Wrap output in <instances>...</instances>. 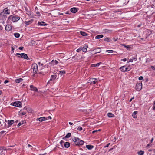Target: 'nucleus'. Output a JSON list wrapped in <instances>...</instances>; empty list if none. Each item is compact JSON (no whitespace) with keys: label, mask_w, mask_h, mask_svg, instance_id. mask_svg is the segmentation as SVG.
I'll return each instance as SVG.
<instances>
[{"label":"nucleus","mask_w":155,"mask_h":155,"mask_svg":"<svg viewBox=\"0 0 155 155\" xmlns=\"http://www.w3.org/2000/svg\"><path fill=\"white\" fill-rule=\"evenodd\" d=\"M137 111H135L133 112L132 114V116L133 118H137V116L136 115L137 114Z\"/></svg>","instance_id":"obj_25"},{"label":"nucleus","mask_w":155,"mask_h":155,"mask_svg":"<svg viewBox=\"0 0 155 155\" xmlns=\"http://www.w3.org/2000/svg\"><path fill=\"white\" fill-rule=\"evenodd\" d=\"M88 47L87 45H85L82 48L83 51L84 52H86L87 51V48Z\"/></svg>","instance_id":"obj_21"},{"label":"nucleus","mask_w":155,"mask_h":155,"mask_svg":"<svg viewBox=\"0 0 155 155\" xmlns=\"http://www.w3.org/2000/svg\"><path fill=\"white\" fill-rule=\"evenodd\" d=\"M151 67L152 68V69H153L155 68L153 66H151Z\"/></svg>","instance_id":"obj_63"},{"label":"nucleus","mask_w":155,"mask_h":155,"mask_svg":"<svg viewBox=\"0 0 155 155\" xmlns=\"http://www.w3.org/2000/svg\"><path fill=\"white\" fill-rule=\"evenodd\" d=\"M2 154H4V153H3V151H1L0 153V154L1 155H2Z\"/></svg>","instance_id":"obj_59"},{"label":"nucleus","mask_w":155,"mask_h":155,"mask_svg":"<svg viewBox=\"0 0 155 155\" xmlns=\"http://www.w3.org/2000/svg\"><path fill=\"white\" fill-rule=\"evenodd\" d=\"M86 147L88 149L91 150L94 147V146L91 145H86Z\"/></svg>","instance_id":"obj_26"},{"label":"nucleus","mask_w":155,"mask_h":155,"mask_svg":"<svg viewBox=\"0 0 155 155\" xmlns=\"http://www.w3.org/2000/svg\"><path fill=\"white\" fill-rule=\"evenodd\" d=\"M41 70H42V71L41 72H39V73L40 74H43V75H44L46 73H47L48 71H47L46 72H45L44 73L43 72V71H44V68H43V69H42Z\"/></svg>","instance_id":"obj_33"},{"label":"nucleus","mask_w":155,"mask_h":155,"mask_svg":"<svg viewBox=\"0 0 155 155\" xmlns=\"http://www.w3.org/2000/svg\"><path fill=\"white\" fill-rule=\"evenodd\" d=\"M73 140L76 145H82L84 144V142L83 140H80L78 138L74 137Z\"/></svg>","instance_id":"obj_1"},{"label":"nucleus","mask_w":155,"mask_h":155,"mask_svg":"<svg viewBox=\"0 0 155 155\" xmlns=\"http://www.w3.org/2000/svg\"><path fill=\"white\" fill-rule=\"evenodd\" d=\"M103 37V35H100L96 36L95 38L96 39H100L102 38Z\"/></svg>","instance_id":"obj_27"},{"label":"nucleus","mask_w":155,"mask_h":155,"mask_svg":"<svg viewBox=\"0 0 155 155\" xmlns=\"http://www.w3.org/2000/svg\"><path fill=\"white\" fill-rule=\"evenodd\" d=\"M5 131H2L1 132V133H2V134H3L4 133V132H5Z\"/></svg>","instance_id":"obj_62"},{"label":"nucleus","mask_w":155,"mask_h":155,"mask_svg":"<svg viewBox=\"0 0 155 155\" xmlns=\"http://www.w3.org/2000/svg\"><path fill=\"white\" fill-rule=\"evenodd\" d=\"M64 145L65 147L68 148L70 147V144L68 142H67L65 143Z\"/></svg>","instance_id":"obj_23"},{"label":"nucleus","mask_w":155,"mask_h":155,"mask_svg":"<svg viewBox=\"0 0 155 155\" xmlns=\"http://www.w3.org/2000/svg\"><path fill=\"white\" fill-rule=\"evenodd\" d=\"M23 124V121H22V122H19L18 124L17 125V126L18 127H19L22 124Z\"/></svg>","instance_id":"obj_38"},{"label":"nucleus","mask_w":155,"mask_h":155,"mask_svg":"<svg viewBox=\"0 0 155 155\" xmlns=\"http://www.w3.org/2000/svg\"><path fill=\"white\" fill-rule=\"evenodd\" d=\"M28 147H32V146L30 145V144H28Z\"/></svg>","instance_id":"obj_58"},{"label":"nucleus","mask_w":155,"mask_h":155,"mask_svg":"<svg viewBox=\"0 0 155 155\" xmlns=\"http://www.w3.org/2000/svg\"><path fill=\"white\" fill-rule=\"evenodd\" d=\"M120 69L121 70V71L123 72L128 71L130 70V69L128 67H125V66H123L121 67Z\"/></svg>","instance_id":"obj_7"},{"label":"nucleus","mask_w":155,"mask_h":155,"mask_svg":"<svg viewBox=\"0 0 155 155\" xmlns=\"http://www.w3.org/2000/svg\"><path fill=\"white\" fill-rule=\"evenodd\" d=\"M133 61V59H130L129 60V61L128 62H132Z\"/></svg>","instance_id":"obj_44"},{"label":"nucleus","mask_w":155,"mask_h":155,"mask_svg":"<svg viewBox=\"0 0 155 155\" xmlns=\"http://www.w3.org/2000/svg\"><path fill=\"white\" fill-rule=\"evenodd\" d=\"M152 145V144L151 143L147 144V147H150Z\"/></svg>","instance_id":"obj_41"},{"label":"nucleus","mask_w":155,"mask_h":155,"mask_svg":"<svg viewBox=\"0 0 155 155\" xmlns=\"http://www.w3.org/2000/svg\"><path fill=\"white\" fill-rule=\"evenodd\" d=\"M100 63H99L97 64H94L96 65V66H98L100 65Z\"/></svg>","instance_id":"obj_52"},{"label":"nucleus","mask_w":155,"mask_h":155,"mask_svg":"<svg viewBox=\"0 0 155 155\" xmlns=\"http://www.w3.org/2000/svg\"><path fill=\"white\" fill-rule=\"evenodd\" d=\"M58 63V62L56 60L54 61L53 60H52L51 62L50 63V64L51 63V64H53V65H56Z\"/></svg>","instance_id":"obj_19"},{"label":"nucleus","mask_w":155,"mask_h":155,"mask_svg":"<svg viewBox=\"0 0 155 155\" xmlns=\"http://www.w3.org/2000/svg\"><path fill=\"white\" fill-rule=\"evenodd\" d=\"M69 124L70 125H72L73 124V123L71 122H69Z\"/></svg>","instance_id":"obj_57"},{"label":"nucleus","mask_w":155,"mask_h":155,"mask_svg":"<svg viewBox=\"0 0 155 155\" xmlns=\"http://www.w3.org/2000/svg\"><path fill=\"white\" fill-rule=\"evenodd\" d=\"M64 142L63 140H61L60 142V143L61 145H62V144L64 143Z\"/></svg>","instance_id":"obj_46"},{"label":"nucleus","mask_w":155,"mask_h":155,"mask_svg":"<svg viewBox=\"0 0 155 155\" xmlns=\"http://www.w3.org/2000/svg\"><path fill=\"white\" fill-rule=\"evenodd\" d=\"M23 79L22 78L16 79L15 80V81L16 83H19L22 82Z\"/></svg>","instance_id":"obj_20"},{"label":"nucleus","mask_w":155,"mask_h":155,"mask_svg":"<svg viewBox=\"0 0 155 155\" xmlns=\"http://www.w3.org/2000/svg\"><path fill=\"white\" fill-rule=\"evenodd\" d=\"M14 120H11L10 121L8 120V127L9 128L10 127L13 123Z\"/></svg>","instance_id":"obj_16"},{"label":"nucleus","mask_w":155,"mask_h":155,"mask_svg":"<svg viewBox=\"0 0 155 155\" xmlns=\"http://www.w3.org/2000/svg\"><path fill=\"white\" fill-rule=\"evenodd\" d=\"M110 40L111 39L110 38L107 37L104 39V41L107 42H110Z\"/></svg>","instance_id":"obj_31"},{"label":"nucleus","mask_w":155,"mask_h":155,"mask_svg":"<svg viewBox=\"0 0 155 155\" xmlns=\"http://www.w3.org/2000/svg\"><path fill=\"white\" fill-rule=\"evenodd\" d=\"M132 59H133V60H135V61H136L137 59V57H136V58H133Z\"/></svg>","instance_id":"obj_51"},{"label":"nucleus","mask_w":155,"mask_h":155,"mask_svg":"<svg viewBox=\"0 0 155 155\" xmlns=\"http://www.w3.org/2000/svg\"><path fill=\"white\" fill-rule=\"evenodd\" d=\"M121 45L126 48L127 50H130V45H127L126 46L124 44H121Z\"/></svg>","instance_id":"obj_24"},{"label":"nucleus","mask_w":155,"mask_h":155,"mask_svg":"<svg viewBox=\"0 0 155 155\" xmlns=\"http://www.w3.org/2000/svg\"><path fill=\"white\" fill-rule=\"evenodd\" d=\"M142 86V83H138L136 85L135 87L137 91H139L141 89Z\"/></svg>","instance_id":"obj_6"},{"label":"nucleus","mask_w":155,"mask_h":155,"mask_svg":"<svg viewBox=\"0 0 155 155\" xmlns=\"http://www.w3.org/2000/svg\"><path fill=\"white\" fill-rule=\"evenodd\" d=\"M36 15L37 16H40V13L39 12H36Z\"/></svg>","instance_id":"obj_40"},{"label":"nucleus","mask_w":155,"mask_h":155,"mask_svg":"<svg viewBox=\"0 0 155 155\" xmlns=\"http://www.w3.org/2000/svg\"><path fill=\"white\" fill-rule=\"evenodd\" d=\"M153 138H152V139H151V143H152V142L153 141Z\"/></svg>","instance_id":"obj_55"},{"label":"nucleus","mask_w":155,"mask_h":155,"mask_svg":"<svg viewBox=\"0 0 155 155\" xmlns=\"http://www.w3.org/2000/svg\"><path fill=\"white\" fill-rule=\"evenodd\" d=\"M106 52H107L109 53H111L114 52V51L111 50H107Z\"/></svg>","instance_id":"obj_37"},{"label":"nucleus","mask_w":155,"mask_h":155,"mask_svg":"<svg viewBox=\"0 0 155 155\" xmlns=\"http://www.w3.org/2000/svg\"><path fill=\"white\" fill-rule=\"evenodd\" d=\"M143 78L142 76H140L139 78V80H142L143 79Z\"/></svg>","instance_id":"obj_42"},{"label":"nucleus","mask_w":155,"mask_h":155,"mask_svg":"<svg viewBox=\"0 0 155 155\" xmlns=\"http://www.w3.org/2000/svg\"><path fill=\"white\" fill-rule=\"evenodd\" d=\"M23 47H20L19 48V49L20 50H22L23 48Z\"/></svg>","instance_id":"obj_45"},{"label":"nucleus","mask_w":155,"mask_h":155,"mask_svg":"<svg viewBox=\"0 0 155 155\" xmlns=\"http://www.w3.org/2000/svg\"><path fill=\"white\" fill-rule=\"evenodd\" d=\"M21 114L23 115H24L26 114V113L25 112H23L21 113Z\"/></svg>","instance_id":"obj_53"},{"label":"nucleus","mask_w":155,"mask_h":155,"mask_svg":"<svg viewBox=\"0 0 155 155\" xmlns=\"http://www.w3.org/2000/svg\"><path fill=\"white\" fill-rule=\"evenodd\" d=\"M118 2L120 5V6H124L127 4L126 0H120Z\"/></svg>","instance_id":"obj_9"},{"label":"nucleus","mask_w":155,"mask_h":155,"mask_svg":"<svg viewBox=\"0 0 155 155\" xmlns=\"http://www.w3.org/2000/svg\"><path fill=\"white\" fill-rule=\"evenodd\" d=\"M144 153V151H140L138 152V154L139 155H143Z\"/></svg>","instance_id":"obj_34"},{"label":"nucleus","mask_w":155,"mask_h":155,"mask_svg":"<svg viewBox=\"0 0 155 155\" xmlns=\"http://www.w3.org/2000/svg\"><path fill=\"white\" fill-rule=\"evenodd\" d=\"M93 51H95V52L94 53V54H97V53H100L101 51V50L100 48H98L97 49H94L93 50Z\"/></svg>","instance_id":"obj_15"},{"label":"nucleus","mask_w":155,"mask_h":155,"mask_svg":"<svg viewBox=\"0 0 155 155\" xmlns=\"http://www.w3.org/2000/svg\"><path fill=\"white\" fill-rule=\"evenodd\" d=\"M9 82V81L7 80H5V81H4V83L5 84H6L8 82Z\"/></svg>","instance_id":"obj_49"},{"label":"nucleus","mask_w":155,"mask_h":155,"mask_svg":"<svg viewBox=\"0 0 155 155\" xmlns=\"http://www.w3.org/2000/svg\"><path fill=\"white\" fill-rule=\"evenodd\" d=\"M33 19H31L29 21H25V24L27 25L30 24L33 22Z\"/></svg>","instance_id":"obj_17"},{"label":"nucleus","mask_w":155,"mask_h":155,"mask_svg":"<svg viewBox=\"0 0 155 155\" xmlns=\"http://www.w3.org/2000/svg\"><path fill=\"white\" fill-rule=\"evenodd\" d=\"M97 132V130H95L93 131L92 132V133H94Z\"/></svg>","instance_id":"obj_54"},{"label":"nucleus","mask_w":155,"mask_h":155,"mask_svg":"<svg viewBox=\"0 0 155 155\" xmlns=\"http://www.w3.org/2000/svg\"><path fill=\"white\" fill-rule=\"evenodd\" d=\"M33 69V73L34 74L37 73L38 71V66L37 64H33L32 67Z\"/></svg>","instance_id":"obj_3"},{"label":"nucleus","mask_w":155,"mask_h":155,"mask_svg":"<svg viewBox=\"0 0 155 155\" xmlns=\"http://www.w3.org/2000/svg\"><path fill=\"white\" fill-rule=\"evenodd\" d=\"M36 120L37 121L38 120L40 122H42L43 121L47 120V118H46L45 117H41L39 118H37Z\"/></svg>","instance_id":"obj_11"},{"label":"nucleus","mask_w":155,"mask_h":155,"mask_svg":"<svg viewBox=\"0 0 155 155\" xmlns=\"http://www.w3.org/2000/svg\"><path fill=\"white\" fill-rule=\"evenodd\" d=\"M122 61H123L124 62H125L126 61L127 59L126 58H124L121 60Z\"/></svg>","instance_id":"obj_50"},{"label":"nucleus","mask_w":155,"mask_h":155,"mask_svg":"<svg viewBox=\"0 0 155 155\" xmlns=\"http://www.w3.org/2000/svg\"><path fill=\"white\" fill-rule=\"evenodd\" d=\"M3 149L2 147H0V150H2Z\"/></svg>","instance_id":"obj_56"},{"label":"nucleus","mask_w":155,"mask_h":155,"mask_svg":"<svg viewBox=\"0 0 155 155\" xmlns=\"http://www.w3.org/2000/svg\"><path fill=\"white\" fill-rule=\"evenodd\" d=\"M11 18L12 21L14 22H17L20 19V17L19 16H12V15H11L9 16V18Z\"/></svg>","instance_id":"obj_4"},{"label":"nucleus","mask_w":155,"mask_h":155,"mask_svg":"<svg viewBox=\"0 0 155 155\" xmlns=\"http://www.w3.org/2000/svg\"><path fill=\"white\" fill-rule=\"evenodd\" d=\"M107 116L109 117H114V115L111 113H109L107 114Z\"/></svg>","instance_id":"obj_28"},{"label":"nucleus","mask_w":155,"mask_h":155,"mask_svg":"<svg viewBox=\"0 0 155 155\" xmlns=\"http://www.w3.org/2000/svg\"><path fill=\"white\" fill-rule=\"evenodd\" d=\"M78 9L77 8L74 7L71 9V11L73 13H76L78 11Z\"/></svg>","instance_id":"obj_14"},{"label":"nucleus","mask_w":155,"mask_h":155,"mask_svg":"<svg viewBox=\"0 0 155 155\" xmlns=\"http://www.w3.org/2000/svg\"><path fill=\"white\" fill-rule=\"evenodd\" d=\"M3 13L6 15L9 14L10 13L9 10H8L7 8H5L3 10L2 12L1 13V14Z\"/></svg>","instance_id":"obj_12"},{"label":"nucleus","mask_w":155,"mask_h":155,"mask_svg":"<svg viewBox=\"0 0 155 155\" xmlns=\"http://www.w3.org/2000/svg\"><path fill=\"white\" fill-rule=\"evenodd\" d=\"M80 33L81 35L84 36H87L88 35L85 32H83V31H80Z\"/></svg>","instance_id":"obj_29"},{"label":"nucleus","mask_w":155,"mask_h":155,"mask_svg":"<svg viewBox=\"0 0 155 155\" xmlns=\"http://www.w3.org/2000/svg\"><path fill=\"white\" fill-rule=\"evenodd\" d=\"M46 154V153H45L44 154H40L39 155H45Z\"/></svg>","instance_id":"obj_60"},{"label":"nucleus","mask_w":155,"mask_h":155,"mask_svg":"<svg viewBox=\"0 0 155 155\" xmlns=\"http://www.w3.org/2000/svg\"><path fill=\"white\" fill-rule=\"evenodd\" d=\"M110 144V143H108V144H107V145H106L104 147H108L109 146V145Z\"/></svg>","instance_id":"obj_47"},{"label":"nucleus","mask_w":155,"mask_h":155,"mask_svg":"<svg viewBox=\"0 0 155 155\" xmlns=\"http://www.w3.org/2000/svg\"><path fill=\"white\" fill-rule=\"evenodd\" d=\"M57 75L56 74L53 75L51 76V78L50 79V81H51L53 80H54L57 77Z\"/></svg>","instance_id":"obj_22"},{"label":"nucleus","mask_w":155,"mask_h":155,"mask_svg":"<svg viewBox=\"0 0 155 155\" xmlns=\"http://www.w3.org/2000/svg\"><path fill=\"white\" fill-rule=\"evenodd\" d=\"M153 109L155 111V106L153 107Z\"/></svg>","instance_id":"obj_64"},{"label":"nucleus","mask_w":155,"mask_h":155,"mask_svg":"<svg viewBox=\"0 0 155 155\" xmlns=\"http://www.w3.org/2000/svg\"><path fill=\"white\" fill-rule=\"evenodd\" d=\"M11 48L12 51H13L14 50V49L13 47H12Z\"/></svg>","instance_id":"obj_61"},{"label":"nucleus","mask_w":155,"mask_h":155,"mask_svg":"<svg viewBox=\"0 0 155 155\" xmlns=\"http://www.w3.org/2000/svg\"><path fill=\"white\" fill-rule=\"evenodd\" d=\"M38 24L39 25L41 26H45L47 25V24H46L45 22L42 21V22H38Z\"/></svg>","instance_id":"obj_18"},{"label":"nucleus","mask_w":155,"mask_h":155,"mask_svg":"<svg viewBox=\"0 0 155 155\" xmlns=\"http://www.w3.org/2000/svg\"><path fill=\"white\" fill-rule=\"evenodd\" d=\"M71 133H68V134H67L66 136L65 137V138H69V137L71 136Z\"/></svg>","instance_id":"obj_35"},{"label":"nucleus","mask_w":155,"mask_h":155,"mask_svg":"<svg viewBox=\"0 0 155 155\" xmlns=\"http://www.w3.org/2000/svg\"><path fill=\"white\" fill-rule=\"evenodd\" d=\"M82 50V47H81L78 49H77V50L76 51L78 52H79L81 51Z\"/></svg>","instance_id":"obj_36"},{"label":"nucleus","mask_w":155,"mask_h":155,"mask_svg":"<svg viewBox=\"0 0 155 155\" xmlns=\"http://www.w3.org/2000/svg\"><path fill=\"white\" fill-rule=\"evenodd\" d=\"M15 36L17 38H18L20 37V35L19 33H15L14 34Z\"/></svg>","instance_id":"obj_30"},{"label":"nucleus","mask_w":155,"mask_h":155,"mask_svg":"<svg viewBox=\"0 0 155 155\" xmlns=\"http://www.w3.org/2000/svg\"><path fill=\"white\" fill-rule=\"evenodd\" d=\"M97 79L94 78H90L88 81V83L91 84H94L97 81Z\"/></svg>","instance_id":"obj_5"},{"label":"nucleus","mask_w":155,"mask_h":155,"mask_svg":"<svg viewBox=\"0 0 155 155\" xmlns=\"http://www.w3.org/2000/svg\"><path fill=\"white\" fill-rule=\"evenodd\" d=\"M12 29V26L10 25H7L5 26V30L8 32L10 31Z\"/></svg>","instance_id":"obj_10"},{"label":"nucleus","mask_w":155,"mask_h":155,"mask_svg":"<svg viewBox=\"0 0 155 155\" xmlns=\"http://www.w3.org/2000/svg\"><path fill=\"white\" fill-rule=\"evenodd\" d=\"M13 105L17 107H22L21 103L20 101H16L13 103Z\"/></svg>","instance_id":"obj_8"},{"label":"nucleus","mask_w":155,"mask_h":155,"mask_svg":"<svg viewBox=\"0 0 155 155\" xmlns=\"http://www.w3.org/2000/svg\"><path fill=\"white\" fill-rule=\"evenodd\" d=\"M30 87L31 90L35 92H38V89L36 87H34L33 85H31L30 86Z\"/></svg>","instance_id":"obj_13"},{"label":"nucleus","mask_w":155,"mask_h":155,"mask_svg":"<svg viewBox=\"0 0 155 155\" xmlns=\"http://www.w3.org/2000/svg\"><path fill=\"white\" fill-rule=\"evenodd\" d=\"M82 130V128L81 127H79L77 129V130Z\"/></svg>","instance_id":"obj_39"},{"label":"nucleus","mask_w":155,"mask_h":155,"mask_svg":"<svg viewBox=\"0 0 155 155\" xmlns=\"http://www.w3.org/2000/svg\"><path fill=\"white\" fill-rule=\"evenodd\" d=\"M59 72L61 75H62L64 74L65 73V71H60Z\"/></svg>","instance_id":"obj_32"},{"label":"nucleus","mask_w":155,"mask_h":155,"mask_svg":"<svg viewBox=\"0 0 155 155\" xmlns=\"http://www.w3.org/2000/svg\"><path fill=\"white\" fill-rule=\"evenodd\" d=\"M16 55H20L19 56H18L19 57H21V58H23L27 60H29L30 59L28 57L27 54L25 53H23L21 54H20L17 53L16 54Z\"/></svg>","instance_id":"obj_2"},{"label":"nucleus","mask_w":155,"mask_h":155,"mask_svg":"<svg viewBox=\"0 0 155 155\" xmlns=\"http://www.w3.org/2000/svg\"><path fill=\"white\" fill-rule=\"evenodd\" d=\"M44 68H48V64L45 65L44 66Z\"/></svg>","instance_id":"obj_43"},{"label":"nucleus","mask_w":155,"mask_h":155,"mask_svg":"<svg viewBox=\"0 0 155 155\" xmlns=\"http://www.w3.org/2000/svg\"><path fill=\"white\" fill-rule=\"evenodd\" d=\"M46 118H47V120L48 119H51V117L50 116H48V117H46Z\"/></svg>","instance_id":"obj_48"}]
</instances>
